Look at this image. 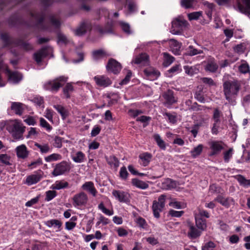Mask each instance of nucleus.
Listing matches in <instances>:
<instances>
[{"mask_svg": "<svg viewBox=\"0 0 250 250\" xmlns=\"http://www.w3.org/2000/svg\"><path fill=\"white\" fill-rule=\"evenodd\" d=\"M120 24L122 30L126 34H130L131 33V30L130 29V25L129 24L121 21L120 22Z\"/></svg>", "mask_w": 250, "mask_h": 250, "instance_id": "59", "label": "nucleus"}, {"mask_svg": "<svg viewBox=\"0 0 250 250\" xmlns=\"http://www.w3.org/2000/svg\"><path fill=\"white\" fill-rule=\"evenodd\" d=\"M53 146L57 148H61L62 146V138L56 136L54 139Z\"/></svg>", "mask_w": 250, "mask_h": 250, "instance_id": "62", "label": "nucleus"}, {"mask_svg": "<svg viewBox=\"0 0 250 250\" xmlns=\"http://www.w3.org/2000/svg\"><path fill=\"white\" fill-rule=\"evenodd\" d=\"M93 79L96 84L101 87H106L112 83L110 79L105 75H97Z\"/></svg>", "mask_w": 250, "mask_h": 250, "instance_id": "11", "label": "nucleus"}, {"mask_svg": "<svg viewBox=\"0 0 250 250\" xmlns=\"http://www.w3.org/2000/svg\"><path fill=\"white\" fill-rule=\"evenodd\" d=\"M201 234V231L198 230L193 225H189V230L188 232V236L192 239H195Z\"/></svg>", "mask_w": 250, "mask_h": 250, "instance_id": "29", "label": "nucleus"}, {"mask_svg": "<svg viewBox=\"0 0 250 250\" xmlns=\"http://www.w3.org/2000/svg\"><path fill=\"white\" fill-rule=\"evenodd\" d=\"M203 145L200 144L191 150L190 153L192 157L195 158L199 156L203 151Z\"/></svg>", "mask_w": 250, "mask_h": 250, "instance_id": "40", "label": "nucleus"}, {"mask_svg": "<svg viewBox=\"0 0 250 250\" xmlns=\"http://www.w3.org/2000/svg\"><path fill=\"white\" fill-rule=\"evenodd\" d=\"M98 208L99 209L101 210L103 213L105 214L106 215L110 216L113 214V211H110V210L107 209L104 206L103 203H101L98 205Z\"/></svg>", "mask_w": 250, "mask_h": 250, "instance_id": "58", "label": "nucleus"}, {"mask_svg": "<svg viewBox=\"0 0 250 250\" xmlns=\"http://www.w3.org/2000/svg\"><path fill=\"white\" fill-rule=\"evenodd\" d=\"M202 12L201 11L194 12L188 14L189 20H196L202 15Z\"/></svg>", "mask_w": 250, "mask_h": 250, "instance_id": "53", "label": "nucleus"}, {"mask_svg": "<svg viewBox=\"0 0 250 250\" xmlns=\"http://www.w3.org/2000/svg\"><path fill=\"white\" fill-rule=\"evenodd\" d=\"M222 116V113L216 108L214 109L213 118L214 120V123H218L220 122V118Z\"/></svg>", "mask_w": 250, "mask_h": 250, "instance_id": "52", "label": "nucleus"}, {"mask_svg": "<svg viewBox=\"0 0 250 250\" xmlns=\"http://www.w3.org/2000/svg\"><path fill=\"white\" fill-rule=\"evenodd\" d=\"M32 101L38 106H42L43 104V99L40 96H36L33 98Z\"/></svg>", "mask_w": 250, "mask_h": 250, "instance_id": "64", "label": "nucleus"}, {"mask_svg": "<svg viewBox=\"0 0 250 250\" xmlns=\"http://www.w3.org/2000/svg\"><path fill=\"white\" fill-rule=\"evenodd\" d=\"M237 7L242 13L248 16L250 15V0H238Z\"/></svg>", "mask_w": 250, "mask_h": 250, "instance_id": "13", "label": "nucleus"}, {"mask_svg": "<svg viewBox=\"0 0 250 250\" xmlns=\"http://www.w3.org/2000/svg\"><path fill=\"white\" fill-rule=\"evenodd\" d=\"M32 20L33 21L32 26L41 30H51V26L55 29H59L61 25L60 17L55 14L49 16V23L44 21L45 14L43 12L30 13Z\"/></svg>", "mask_w": 250, "mask_h": 250, "instance_id": "1", "label": "nucleus"}, {"mask_svg": "<svg viewBox=\"0 0 250 250\" xmlns=\"http://www.w3.org/2000/svg\"><path fill=\"white\" fill-rule=\"evenodd\" d=\"M223 92L226 99L232 104H236V98L241 88V83L237 80L226 81L223 84Z\"/></svg>", "mask_w": 250, "mask_h": 250, "instance_id": "2", "label": "nucleus"}, {"mask_svg": "<svg viewBox=\"0 0 250 250\" xmlns=\"http://www.w3.org/2000/svg\"><path fill=\"white\" fill-rule=\"evenodd\" d=\"M215 247V244L212 241L206 243L202 248V250H213Z\"/></svg>", "mask_w": 250, "mask_h": 250, "instance_id": "60", "label": "nucleus"}, {"mask_svg": "<svg viewBox=\"0 0 250 250\" xmlns=\"http://www.w3.org/2000/svg\"><path fill=\"white\" fill-rule=\"evenodd\" d=\"M112 24L111 22H108L104 27V29H103L100 26L97 27V29L100 33L103 34L104 33H112Z\"/></svg>", "mask_w": 250, "mask_h": 250, "instance_id": "39", "label": "nucleus"}, {"mask_svg": "<svg viewBox=\"0 0 250 250\" xmlns=\"http://www.w3.org/2000/svg\"><path fill=\"white\" fill-rule=\"evenodd\" d=\"M224 143L222 141H213L209 143L211 151L209 154V156H213L219 154L224 149Z\"/></svg>", "mask_w": 250, "mask_h": 250, "instance_id": "10", "label": "nucleus"}, {"mask_svg": "<svg viewBox=\"0 0 250 250\" xmlns=\"http://www.w3.org/2000/svg\"><path fill=\"white\" fill-rule=\"evenodd\" d=\"M203 53V50H198L194 48L192 45H190L187 49V52L185 54L187 56H193L198 54H201Z\"/></svg>", "mask_w": 250, "mask_h": 250, "instance_id": "38", "label": "nucleus"}, {"mask_svg": "<svg viewBox=\"0 0 250 250\" xmlns=\"http://www.w3.org/2000/svg\"><path fill=\"white\" fill-rule=\"evenodd\" d=\"M233 148H230L224 153V160L225 162L228 163L232 156Z\"/></svg>", "mask_w": 250, "mask_h": 250, "instance_id": "54", "label": "nucleus"}, {"mask_svg": "<svg viewBox=\"0 0 250 250\" xmlns=\"http://www.w3.org/2000/svg\"><path fill=\"white\" fill-rule=\"evenodd\" d=\"M136 222L139 227L143 229H146L147 228V224L145 219L141 217H139L136 219Z\"/></svg>", "mask_w": 250, "mask_h": 250, "instance_id": "49", "label": "nucleus"}, {"mask_svg": "<svg viewBox=\"0 0 250 250\" xmlns=\"http://www.w3.org/2000/svg\"><path fill=\"white\" fill-rule=\"evenodd\" d=\"M163 115L166 116L169 123L174 124L177 122V115L176 113H169V112H165L163 113Z\"/></svg>", "mask_w": 250, "mask_h": 250, "instance_id": "47", "label": "nucleus"}, {"mask_svg": "<svg viewBox=\"0 0 250 250\" xmlns=\"http://www.w3.org/2000/svg\"><path fill=\"white\" fill-rule=\"evenodd\" d=\"M54 108L61 114L62 119H65L67 116V111L63 106L60 104L54 105Z\"/></svg>", "mask_w": 250, "mask_h": 250, "instance_id": "45", "label": "nucleus"}, {"mask_svg": "<svg viewBox=\"0 0 250 250\" xmlns=\"http://www.w3.org/2000/svg\"><path fill=\"white\" fill-rule=\"evenodd\" d=\"M41 175L39 174H32L28 176L26 179V184L29 186L35 184L41 180Z\"/></svg>", "mask_w": 250, "mask_h": 250, "instance_id": "28", "label": "nucleus"}, {"mask_svg": "<svg viewBox=\"0 0 250 250\" xmlns=\"http://www.w3.org/2000/svg\"><path fill=\"white\" fill-rule=\"evenodd\" d=\"M0 38L3 41L4 46H9L15 44V46H20L26 51H29L33 49L32 45L28 42H24L21 39H14L9 37L7 33H2Z\"/></svg>", "mask_w": 250, "mask_h": 250, "instance_id": "4", "label": "nucleus"}, {"mask_svg": "<svg viewBox=\"0 0 250 250\" xmlns=\"http://www.w3.org/2000/svg\"><path fill=\"white\" fill-rule=\"evenodd\" d=\"M237 180L241 186L245 187H250V179H246L243 176L238 175Z\"/></svg>", "mask_w": 250, "mask_h": 250, "instance_id": "44", "label": "nucleus"}, {"mask_svg": "<svg viewBox=\"0 0 250 250\" xmlns=\"http://www.w3.org/2000/svg\"><path fill=\"white\" fill-rule=\"evenodd\" d=\"M57 38L58 42H62L64 44L67 43L68 42V40L66 37L61 33H58Z\"/></svg>", "mask_w": 250, "mask_h": 250, "instance_id": "63", "label": "nucleus"}, {"mask_svg": "<svg viewBox=\"0 0 250 250\" xmlns=\"http://www.w3.org/2000/svg\"><path fill=\"white\" fill-rule=\"evenodd\" d=\"M131 183L133 186H135L139 188L145 189L148 188V185L137 178H133L132 179Z\"/></svg>", "mask_w": 250, "mask_h": 250, "instance_id": "32", "label": "nucleus"}, {"mask_svg": "<svg viewBox=\"0 0 250 250\" xmlns=\"http://www.w3.org/2000/svg\"><path fill=\"white\" fill-rule=\"evenodd\" d=\"M45 224L49 228L52 227L54 228L56 227L59 229L58 230H60V228L62 225V223L57 219H51L46 221Z\"/></svg>", "mask_w": 250, "mask_h": 250, "instance_id": "37", "label": "nucleus"}, {"mask_svg": "<svg viewBox=\"0 0 250 250\" xmlns=\"http://www.w3.org/2000/svg\"><path fill=\"white\" fill-rule=\"evenodd\" d=\"M35 146L40 149L42 153H46L50 150V147L47 144L41 145L37 143L35 144Z\"/></svg>", "mask_w": 250, "mask_h": 250, "instance_id": "51", "label": "nucleus"}, {"mask_svg": "<svg viewBox=\"0 0 250 250\" xmlns=\"http://www.w3.org/2000/svg\"><path fill=\"white\" fill-rule=\"evenodd\" d=\"M164 62L163 64L167 67L170 65L174 61V58L167 53H164Z\"/></svg>", "mask_w": 250, "mask_h": 250, "instance_id": "41", "label": "nucleus"}, {"mask_svg": "<svg viewBox=\"0 0 250 250\" xmlns=\"http://www.w3.org/2000/svg\"><path fill=\"white\" fill-rule=\"evenodd\" d=\"M49 54L48 47H42L33 54V58L38 64L42 62V60Z\"/></svg>", "mask_w": 250, "mask_h": 250, "instance_id": "14", "label": "nucleus"}, {"mask_svg": "<svg viewBox=\"0 0 250 250\" xmlns=\"http://www.w3.org/2000/svg\"><path fill=\"white\" fill-rule=\"evenodd\" d=\"M105 159L107 164L110 165L111 167H113L117 169L119 166V161L115 156L111 155L109 157H106Z\"/></svg>", "mask_w": 250, "mask_h": 250, "instance_id": "30", "label": "nucleus"}, {"mask_svg": "<svg viewBox=\"0 0 250 250\" xmlns=\"http://www.w3.org/2000/svg\"><path fill=\"white\" fill-rule=\"evenodd\" d=\"M74 87L71 83H67L62 89L63 94L66 99L70 98V93L73 92Z\"/></svg>", "mask_w": 250, "mask_h": 250, "instance_id": "35", "label": "nucleus"}, {"mask_svg": "<svg viewBox=\"0 0 250 250\" xmlns=\"http://www.w3.org/2000/svg\"><path fill=\"white\" fill-rule=\"evenodd\" d=\"M188 25V21L183 17L179 16L172 21L170 32L174 35H181Z\"/></svg>", "mask_w": 250, "mask_h": 250, "instance_id": "6", "label": "nucleus"}, {"mask_svg": "<svg viewBox=\"0 0 250 250\" xmlns=\"http://www.w3.org/2000/svg\"><path fill=\"white\" fill-rule=\"evenodd\" d=\"M215 200L227 208L229 207L231 204H233L234 203V200L232 198H225L221 195L218 196Z\"/></svg>", "mask_w": 250, "mask_h": 250, "instance_id": "24", "label": "nucleus"}, {"mask_svg": "<svg viewBox=\"0 0 250 250\" xmlns=\"http://www.w3.org/2000/svg\"><path fill=\"white\" fill-rule=\"evenodd\" d=\"M72 201L75 207L85 206L88 201V197L86 193L82 191L74 195Z\"/></svg>", "mask_w": 250, "mask_h": 250, "instance_id": "8", "label": "nucleus"}, {"mask_svg": "<svg viewBox=\"0 0 250 250\" xmlns=\"http://www.w3.org/2000/svg\"><path fill=\"white\" fill-rule=\"evenodd\" d=\"M169 42H171V46L173 49V53L175 55H179L180 53V49L182 46V43L174 39H170Z\"/></svg>", "mask_w": 250, "mask_h": 250, "instance_id": "27", "label": "nucleus"}, {"mask_svg": "<svg viewBox=\"0 0 250 250\" xmlns=\"http://www.w3.org/2000/svg\"><path fill=\"white\" fill-rule=\"evenodd\" d=\"M153 138L156 141L157 145L162 150H165L166 148L165 142L161 139L160 135L155 134L153 135Z\"/></svg>", "mask_w": 250, "mask_h": 250, "instance_id": "42", "label": "nucleus"}, {"mask_svg": "<svg viewBox=\"0 0 250 250\" xmlns=\"http://www.w3.org/2000/svg\"><path fill=\"white\" fill-rule=\"evenodd\" d=\"M20 19L17 15L11 16L8 20V23L11 26H15L20 22Z\"/></svg>", "mask_w": 250, "mask_h": 250, "instance_id": "57", "label": "nucleus"}, {"mask_svg": "<svg viewBox=\"0 0 250 250\" xmlns=\"http://www.w3.org/2000/svg\"><path fill=\"white\" fill-rule=\"evenodd\" d=\"M57 196V192L55 190H48L46 192V197L45 200L49 201Z\"/></svg>", "mask_w": 250, "mask_h": 250, "instance_id": "55", "label": "nucleus"}, {"mask_svg": "<svg viewBox=\"0 0 250 250\" xmlns=\"http://www.w3.org/2000/svg\"><path fill=\"white\" fill-rule=\"evenodd\" d=\"M17 156L19 158L24 159L28 157L29 152L25 145H21L16 148Z\"/></svg>", "mask_w": 250, "mask_h": 250, "instance_id": "19", "label": "nucleus"}, {"mask_svg": "<svg viewBox=\"0 0 250 250\" xmlns=\"http://www.w3.org/2000/svg\"><path fill=\"white\" fill-rule=\"evenodd\" d=\"M11 157L6 154H0V167L12 165Z\"/></svg>", "mask_w": 250, "mask_h": 250, "instance_id": "33", "label": "nucleus"}, {"mask_svg": "<svg viewBox=\"0 0 250 250\" xmlns=\"http://www.w3.org/2000/svg\"><path fill=\"white\" fill-rule=\"evenodd\" d=\"M218 68V65L214 61L210 60L208 62L206 66L205 69L207 71L210 72H215Z\"/></svg>", "mask_w": 250, "mask_h": 250, "instance_id": "36", "label": "nucleus"}, {"mask_svg": "<svg viewBox=\"0 0 250 250\" xmlns=\"http://www.w3.org/2000/svg\"><path fill=\"white\" fill-rule=\"evenodd\" d=\"M9 77L15 83H18L22 78L21 74L18 72H13L10 73Z\"/></svg>", "mask_w": 250, "mask_h": 250, "instance_id": "56", "label": "nucleus"}, {"mask_svg": "<svg viewBox=\"0 0 250 250\" xmlns=\"http://www.w3.org/2000/svg\"><path fill=\"white\" fill-rule=\"evenodd\" d=\"M6 127L15 139H23V134L25 131V127L23 126L21 121L17 119L10 120L7 124Z\"/></svg>", "mask_w": 250, "mask_h": 250, "instance_id": "3", "label": "nucleus"}, {"mask_svg": "<svg viewBox=\"0 0 250 250\" xmlns=\"http://www.w3.org/2000/svg\"><path fill=\"white\" fill-rule=\"evenodd\" d=\"M196 225L199 229L204 230L207 228L206 220L201 218H196Z\"/></svg>", "mask_w": 250, "mask_h": 250, "instance_id": "43", "label": "nucleus"}, {"mask_svg": "<svg viewBox=\"0 0 250 250\" xmlns=\"http://www.w3.org/2000/svg\"><path fill=\"white\" fill-rule=\"evenodd\" d=\"M92 28L91 23L87 21H83L80 26L76 30L75 34L77 36H82L84 35L88 29H91Z\"/></svg>", "mask_w": 250, "mask_h": 250, "instance_id": "16", "label": "nucleus"}, {"mask_svg": "<svg viewBox=\"0 0 250 250\" xmlns=\"http://www.w3.org/2000/svg\"><path fill=\"white\" fill-rule=\"evenodd\" d=\"M163 188L168 190L175 188L177 187L176 182L170 178H167L162 184Z\"/></svg>", "mask_w": 250, "mask_h": 250, "instance_id": "26", "label": "nucleus"}, {"mask_svg": "<svg viewBox=\"0 0 250 250\" xmlns=\"http://www.w3.org/2000/svg\"><path fill=\"white\" fill-rule=\"evenodd\" d=\"M119 174L121 179L123 180H125L127 179L128 175V173L127 171L126 168L124 166L121 168Z\"/></svg>", "mask_w": 250, "mask_h": 250, "instance_id": "61", "label": "nucleus"}, {"mask_svg": "<svg viewBox=\"0 0 250 250\" xmlns=\"http://www.w3.org/2000/svg\"><path fill=\"white\" fill-rule=\"evenodd\" d=\"M149 60V56L146 53H141L136 56L134 62L136 64L145 65L147 63Z\"/></svg>", "mask_w": 250, "mask_h": 250, "instance_id": "25", "label": "nucleus"}, {"mask_svg": "<svg viewBox=\"0 0 250 250\" xmlns=\"http://www.w3.org/2000/svg\"><path fill=\"white\" fill-rule=\"evenodd\" d=\"M23 0H0V10L9 9Z\"/></svg>", "mask_w": 250, "mask_h": 250, "instance_id": "18", "label": "nucleus"}, {"mask_svg": "<svg viewBox=\"0 0 250 250\" xmlns=\"http://www.w3.org/2000/svg\"><path fill=\"white\" fill-rule=\"evenodd\" d=\"M152 158V155L150 153L146 152L141 154L139 155V158L141 160V164L146 167L148 165Z\"/></svg>", "mask_w": 250, "mask_h": 250, "instance_id": "34", "label": "nucleus"}, {"mask_svg": "<svg viewBox=\"0 0 250 250\" xmlns=\"http://www.w3.org/2000/svg\"><path fill=\"white\" fill-rule=\"evenodd\" d=\"M92 56L94 60L98 61L106 58L109 55L105 51L101 49L93 51Z\"/></svg>", "mask_w": 250, "mask_h": 250, "instance_id": "23", "label": "nucleus"}, {"mask_svg": "<svg viewBox=\"0 0 250 250\" xmlns=\"http://www.w3.org/2000/svg\"><path fill=\"white\" fill-rule=\"evenodd\" d=\"M69 184L63 180L57 181L55 184L52 185L51 188L53 190H60L68 187Z\"/></svg>", "mask_w": 250, "mask_h": 250, "instance_id": "31", "label": "nucleus"}, {"mask_svg": "<svg viewBox=\"0 0 250 250\" xmlns=\"http://www.w3.org/2000/svg\"><path fill=\"white\" fill-rule=\"evenodd\" d=\"M70 169V167L69 164L66 161H62L55 166L52 174L54 176L62 175L65 172L69 171Z\"/></svg>", "mask_w": 250, "mask_h": 250, "instance_id": "9", "label": "nucleus"}, {"mask_svg": "<svg viewBox=\"0 0 250 250\" xmlns=\"http://www.w3.org/2000/svg\"><path fill=\"white\" fill-rule=\"evenodd\" d=\"M166 196L165 194L161 195L158 199V201L155 200L152 204V210L154 216L156 218L160 217V212L162 211L165 207Z\"/></svg>", "mask_w": 250, "mask_h": 250, "instance_id": "7", "label": "nucleus"}, {"mask_svg": "<svg viewBox=\"0 0 250 250\" xmlns=\"http://www.w3.org/2000/svg\"><path fill=\"white\" fill-rule=\"evenodd\" d=\"M195 3L194 0H181L180 1L181 6L186 9L192 8Z\"/></svg>", "mask_w": 250, "mask_h": 250, "instance_id": "46", "label": "nucleus"}, {"mask_svg": "<svg viewBox=\"0 0 250 250\" xmlns=\"http://www.w3.org/2000/svg\"><path fill=\"white\" fill-rule=\"evenodd\" d=\"M122 68L121 64L113 59H110L107 64L106 69L108 71L115 74L120 72Z\"/></svg>", "mask_w": 250, "mask_h": 250, "instance_id": "12", "label": "nucleus"}, {"mask_svg": "<svg viewBox=\"0 0 250 250\" xmlns=\"http://www.w3.org/2000/svg\"><path fill=\"white\" fill-rule=\"evenodd\" d=\"M62 159V156L59 154L53 153L51 154L47 157L45 158V160L47 162H51L53 161H57L59 160H61Z\"/></svg>", "mask_w": 250, "mask_h": 250, "instance_id": "50", "label": "nucleus"}, {"mask_svg": "<svg viewBox=\"0 0 250 250\" xmlns=\"http://www.w3.org/2000/svg\"><path fill=\"white\" fill-rule=\"evenodd\" d=\"M84 158L85 155L82 151H78L72 157V159L75 162L80 163L83 162Z\"/></svg>", "mask_w": 250, "mask_h": 250, "instance_id": "48", "label": "nucleus"}, {"mask_svg": "<svg viewBox=\"0 0 250 250\" xmlns=\"http://www.w3.org/2000/svg\"><path fill=\"white\" fill-rule=\"evenodd\" d=\"M163 97L165 100V104L171 105L177 102V100L174 96V92L171 90L168 89L163 94Z\"/></svg>", "mask_w": 250, "mask_h": 250, "instance_id": "17", "label": "nucleus"}, {"mask_svg": "<svg viewBox=\"0 0 250 250\" xmlns=\"http://www.w3.org/2000/svg\"><path fill=\"white\" fill-rule=\"evenodd\" d=\"M67 80L68 78L67 77L61 76L46 82L44 83L43 87L46 90L57 92L67 81Z\"/></svg>", "mask_w": 250, "mask_h": 250, "instance_id": "5", "label": "nucleus"}, {"mask_svg": "<svg viewBox=\"0 0 250 250\" xmlns=\"http://www.w3.org/2000/svg\"><path fill=\"white\" fill-rule=\"evenodd\" d=\"M113 195L121 202H127L128 201L127 194L124 191L114 190Z\"/></svg>", "mask_w": 250, "mask_h": 250, "instance_id": "21", "label": "nucleus"}, {"mask_svg": "<svg viewBox=\"0 0 250 250\" xmlns=\"http://www.w3.org/2000/svg\"><path fill=\"white\" fill-rule=\"evenodd\" d=\"M26 106L20 102H12L11 105V109L13 112L19 116L22 115Z\"/></svg>", "mask_w": 250, "mask_h": 250, "instance_id": "15", "label": "nucleus"}, {"mask_svg": "<svg viewBox=\"0 0 250 250\" xmlns=\"http://www.w3.org/2000/svg\"><path fill=\"white\" fill-rule=\"evenodd\" d=\"M144 72L147 79L150 80L156 79L160 75V73L158 71L152 68L145 69Z\"/></svg>", "mask_w": 250, "mask_h": 250, "instance_id": "20", "label": "nucleus"}, {"mask_svg": "<svg viewBox=\"0 0 250 250\" xmlns=\"http://www.w3.org/2000/svg\"><path fill=\"white\" fill-rule=\"evenodd\" d=\"M82 188L83 190L89 192L94 197L96 196L97 191L94 187V183L92 182L89 181L85 182L82 185Z\"/></svg>", "mask_w": 250, "mask_h": 250, "instance_id": "22", "label": "nucleus"}]
</instances>
